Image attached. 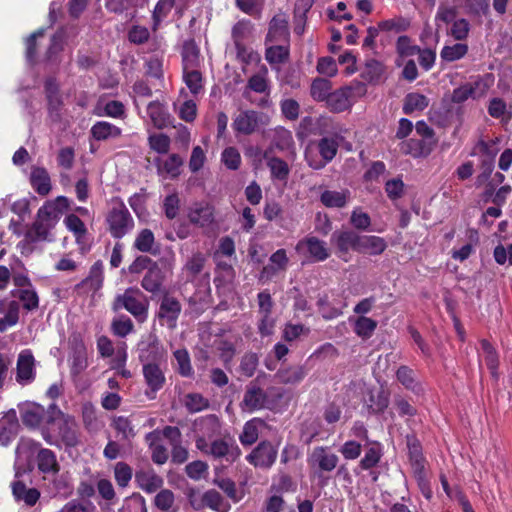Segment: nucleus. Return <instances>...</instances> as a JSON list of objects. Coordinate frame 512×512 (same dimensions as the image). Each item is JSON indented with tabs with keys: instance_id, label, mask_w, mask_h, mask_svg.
Masks as SVG:
<instances>
[{
	"instance_id": "obj_1",
	"label": "nucleus",
	"mask_w": 512,
	"mask_h": 512,
	"mask_svg": "<svg viewBox=\"0 0 512 512\" xmlns=\"http://www.w3.org/2000/svg\"><path fill=\"white\" fill-rule=\"evenodd\" d=\"M50 430L42 431L44 440L50 445H59L61 442L66 447H75L79 443V436L75 421L66 416L56 404H52Z\"/></svg>"
},
{
	"instance_id": "obj_2",
	"label": "nucleus",
	"mask_w": 512,
	"mask_h": 512,
	"mask_svg": "<svg viewBox=\"0 0 512 512\" xmlns=\"http://www.w3.org/2000/svg\"><path fill=\"white\" fill-rule=\"evenodd\" d=\"M108 230L112 237L120 239L132 231L134 219L123 201L112 199L106 216Z\"/></svg>"
},
{
	"instance_id": "obj_3",
	"label": "nucleus",
	"mask_w": 512,
	"mask_h": 512,
	"mask_svg": "<svg viewBox=\"0 0 512 512\" xmlns=\"http://www.w3.org/2000/svg\"><path fill=\"white\" fill-rule=\"evenodd\" d=\"M366 93V85L355 81L332 92L328 97L327 106L333 112H343L350 109L355 100L363 97Z\"/></svg>"
},
{
	"instance_id": "obj_4",
	"label": "nucleus",
	"mask_w": 512,
	"mask_h": 512,
	"mask_svg": "<svg viewBox=\"0 0 512 512\" xmlns=\"http://www.w3.org/2000/svg\"><path fill=\"white\" fill-rule=\"evenodd\" d=\"M113 309H125L140 321L147 316V303L144 294L136 288H128L118 295L113 303Z\"/></svg>"
},
{
	"instance_id": "obj_5",
	"label": "nucleus",
	"mask_w": 512,
	"mask_h": 512,
	"mask_svg": "<svg viewBox=\"0 0 512 512\" xmlns=\"http://www.w3.org/2000/svg\"><path fill=\"white\" fill-rule=\"evenodd\" d=\"M196 447L205 454L214 458H226L227 461H234L240 455L239 448L225 439H216L209 443L204 437H197Z\"/></svg>"
},
{
	"instance_id": "obj_6",
	"label": "nucleus",
	"mask_w": 512,
	"mask_h": 512,
	"mask_svg": "<svg viewBox=\"0 0 512 512\" xmlns=\"http://www.w3.org/2000/svg\"><path fill=\"white\" fill-rule=\"evenodd\" d=\"M189 502L194 510L209 508L215 512H229L230 503L215 489H210L202 494L191 493Z\"/></svg>"
},
{
	"instance_id": "obj_7",
	"label": "nucleus",
	"mask_w": 512,
	"mask_h": 512,
	"mask_svg": "<svg viewBox=\"0 0 512 512\" xmlns=\"http://www.w3.org/2000/svg\"><path fill=\"white\" fill-rule=\"evenodd\" d=\"M360 234L352 230L334 231L330 238L331 245L335 248V253L343 261L350 260V250L358 252Z\"/></svg>"
},
{
	"instance_id": "obj_8",
	"label": "nucleus",
	"mask_w": 512,
	"mask_h": 512,
	"mask_svg": "<svg viewBox=\"0 0 512 512\" xmlns=\"http://www.w3.org/2000/svg\"><path fill=\"white\" fill-rule=\"evenodd\" d=\"M40 444L30 438H21L15 450V476L30 469L33 457L38 454Z\"/></svg>"
},
{
	"instance_id": "obj_9",
	"label": "nucleus",
	"mask_w": 512,
	"mask_h": 512,
	"mask_svg": "<svg viewBox=\"0 0 512 512\" xmlns=\"http://www.w3.org/2000/svg\"><path fill=\"white\" fill-rule=\"evenodd\" d=\"M52 404L45 409L38 404H28L21 409V420L23 424L29 427L43 426V430H50L52 421L50 420Z\"/></svg>"
},
{
	"instance_id": "obj_10",
	"label": "nucleus",
	"mask_w": 512,
	"mask_h": 512,
	"mask_svg": "<svg viewBox=\"0 0 512 512\" xmlns=\"http://www.w3.org/2000/svg\"><path fill=\"white\" fill-rule=\"evenodd\" d=\"M267 123V117L263 113L254 110H245L240 112L233 120V129L241 134L250 135L255 132L259 126Z\"/></svg>"
},
{
	"instance_id": "obj_11",
	"label": "nucleus",
	"mask_w": 512,
	"mask_h": 512,
	"mask_svg": "<svg viewBox=\"0 0 512 512\" xmlns=\"http://www.w3.org/2000/svg\"><path fill=\"white\" fill-rule=\"evenodd\" d=\"M139 359L144 364L155 363L163 358L165 350L158 337L149 333L138 343Z\"/></svg>"
},
{
	"instance_id": "obj_12",
	"label": "nucleus",
	"mask_w": 512,
	"mask_h": 512,
	"mask_svg": "<svg viewBox=\"0 0 512 512\" xmlns=\"http://www.w3.org/2000/svg\"><path fill=\"white\" fill-rule=\"evenodd\" d=\"M189 222L200 228H209L214 223V207L205 201L195 202L187 209Z\"/></svg>"
},
{
	"instance_id": "obj_13",
	"label": "nucleus",
	"mask_w": 512,
	"mask_h": 512,
	"mask_svg": "<svg viewBox=\"0 0 512 512\" xmlns=\"http://www.w3.org/2000/svg\"><path fill=\"white\" fill-rule=\"evenodd\" d=\"M318 150L321 155L319 160L314 159L309 151L305 154L308 165L315 170L324 168L333 160L338 151V143L334 138L324 137L318 142Z\"/></svg>"
},
{
	"instance_id": "obj_14",
	"label": "nucleus",
	"mask_w": 512,
	"mask_h": 512,
	"mask_svg": "<svg viewBox=\"0 0 512 512\" xmlns=\"http://www.w3.org/2000/svg\"><path fill=\"white\" fill-rule=\"evenodd\" d=\"M277 448L268 441L260 442L246 457L247 461L259 468H270L277 458Z\"/></svg>"
},
{
	"instance_id": "obj_15",
	"label": "nucleus",
	"mask_w": 512,
	"mask_h": 512,
	"mask_svg": "<svg viewBox=\"0 0 512 512\" xmlns=\"http://www.w3.org/2000/svg\"><path fill=\"white\" fill-rule=\"evenodd\" d=\"M338 456L329 451L327 447H315L308 457V464L313 469L331 472L338 464Z\"/></svg>"
},
{
	"instance_id": "obj_16",
	"label": "nucleus",
	"mask_w": 512,
	"mask_h": 512,
	"mask_svg": "<svg viewBox=\"0 0 512 512\" xmlns=\"http://www.w3.org/2000/svg\"><path fill=\"white\" fill-rule=\"evenodd\" d=\"M296 250L299 252L306 251L314 261L318 262L325 261L330 256L326 242L315 236H309L299 241L296 245Z\"/></svg>"
},
{
	"instance_id": "obj_17",
	"label": "nucleus",
	"mask_w": 512,
	"mask_h": 512,
	"mask_svg": "<svg viewBox=\"0 0 512 512\" xmlns=\"http://www.w3.org/2000/svg\"><path fill=\"white\" fill-rule=\"evenodd\" d=\"M35 378V359L28 349L22 350L17 359L16 381L21 385L31 383Z\"/></svg>"
},
{
	"instance_id": "obj_18",
	"label": "nucleus",
	"mask_w": 512,
	"mask_h": 512,
	"mask_svg": "<svg viewBox=\"0 0 512 512\" xmlns=\"http://www.w3.org/2000/svg\"><path fill=\"white\" fill-rule=\"evenodd\" d=\"M42 207L37 212V219L33 223L32 228L28 232V237L32 241L46 240L48 238L49 231L54 227L57 222L55 216H50L46 213H41Z\"/></svg>"
},
{
	"instance_id": "obj_19",
	"label": "nucleus",
	"mask_w": 512,
	"mask_h": 512,
	"mask_svg": "<svg viewBox=\"0 0 512 512\" xmlns=\"http://www.w3.org/2000/svg\"><path fill=\"white\" fill-rule=\"evenodd\" d=\"M288 37V16L283 12H279L270 21L267 40L271 42H282L287 41Z\"/></svg>"
},
{
	"instance_id": "obj_20",
	"label": "nucleus",
	"mask_w": 512,
	"mask_h": 512,
	"mask_svg": "<svg viewBox=\"0 0 512 512\" xmlns=\"http://www.w3.org/2000/svg\"><path fill=\"white\" fill-rule=\"evenodd\" d=\"M181 312V305L177 299L171 296H164L158 316L161 320H164L169 328H174L176 326V320Z\"/></svg>"
},
{
	"instance_id": "obj_21",
	"label": "nucleus",
	"mask_w": 512,
	"mask_h": 512,
	"mask_svg": "<svg viewBox=\"0 0 512 512\" xmlns=\"http://www.w3.org/2000/svg\"><path fill=\"white\" fill-rule=\"evenodd\" d=\"M267 397L265 392L256 385H249L242 400V408L245 411L253 412L265 407Z\"/></svg>"
},
{
	"instance_id": "obj_22",
	"label": "nucleus",
	"mask_w": 512,
	"mask_h": 512,
	"mask_svg": "<svg viewBox=\"0 0 512 512\" xmlns=\"http://www.w3.org/2000/svg\"><path fill=\"white\" fill-rule=\"evenodd\" d=\"M147 114L152 124L158 129L166 128L172 124V117L167 108L157 101L148 104Z\"/></svg>"
},
{
	"instance_id": "obj_23",
	"label": "nucleus",
	"mask_w": 512,
	"mask_h": 512,
	"mask_svg": "<svg viewBox=\"0 0 512 512\" xmlns=\"http://www.w3.org/2000/svg\"><path fill=\"white\" fill-rule=\"evenodd\" d=\"M135 481L140 489L146 493H153L163 485V479L157 475L152 469L137 471Z\"/></svg>"
},
{
	"instance_id": "obj_24",
	"label": "nucleus",
	"mask_w": 512,
	"mask_h": 512,
	"mask_svg": "<svg viewBox=\"0 0 512 512\" xmlns=\"http://www.w3.org/2000/svg\"><path fill=\"white\" fill-rule=\"evenodd\" d=\"M387 248L384 238L375 235H360L358 253L376 256L382 254Z\"/></svg>"
},
{
	"instance_id": "obj_25",
	"label": "nucleus",
	"mask_w": 512,
	"mask_h": 512,
	"mask_svg": "<svg viewBox=\"0 0 512 512\" xmlns=\"http://www.w3.org/2000/svg\"><path fill=\"white\" fill-rule=\"evenodd\" d=\"M143 376L152 393H156L162 389L165 384L164 373L156 363L144 364Z\"/></svg>"
},
{
	"instance_id": "obj_26",
	"label": "nucleus",
	"mask_w": 512,
	"mask_h": 512,
	"mask_svg": "<svg viewBox=\"0 0 512 512\" xmlns=\"http://www.w3.org/2000/svg\"><path fill=\"white\" fill-rule=\"evenodd\" d=\"M183 70L198 69L201 66L202 58L199 47L194 40H187L182 47Z\"/></svg>"
},
{
	"instance_id": "obj_27",
	"label": "nucleus",
	"mask_w": 512,
	"mask_h": 512,
	"mask_svg": "<svg viewBox=\"0 0 512 512\" xmlns=\"http://www.w3.org/2000/svg\"><path fill=\"white\" fill-rule=\"evenodd\" d=\"M38 469L44 474L55 475L59 472L60 466L55 453L46 448H41L37 454Z\"/></svg>"
},
{
	"instance_id": "obj_28",
	"label": "nucleus",
	"mask_w": 512,
	"mask_h": 512,
	"mask_svg": "<svg viewBox=\"0 0 512 512\" xmlns=\"http://www.w3.org/2000/svg\"><path fill=\"white\" fill-rule=\"evenodd\" d=\"M30 183L40 195H47L51 190V181L48 172L42 167H33L30 175Z\"/></svg>"
},
{
	"instance_id": "obj_29",
	"label": "nucleus",
	"mask_w": 512,
	"mask_h": 512,
	"mask_svg": "<svg viewBox=\"0 0 512 512\" xmlns=\"http://www.w3.org/2000/svg\"><path fill=\"white\" fill-rule=\"evenodd\" d=\"M91 134L97 141H105L118 138L121 129L107 121H98L91 127Z\"/></svg>"
},
{
	"instance_id": "obj_30",
	"label": "nucleus",
	"mask_w": 512,
	"mask_h": 512,
	"mask_svg": "<svg viewBox=\"0 0 512 512\" xmlns=\"http://www.w3.org/2000/svg\"><path fill=\"white\" fill-rule=\"evenodd\" d=\"M12 492L18 501H23L28 506H34L40 498V492L36 488H27L20 481L12 483Z\"/></svg>"
},
{
	"instance_id": "obj_31",
	"label": "nucleus",
	"mask_w": 512,
	"mask_h": 512,
	"mask_svg": "<svg viewBox=\"0 0 512 512\" xmlns=\"http://www.w3.org/2000/svg\"><path fill=\"white\" fill-rule=\"evenodd\" d=\"M350 197L348 190H325L320 196L322 204L328 208H343Z\"/></svg>"
},
{
	"instance_id": "obj_32",
	"label": "nucleus",
	"mask_w": 512,
	"mask_h": 512,
	"mask_svg": "<svg viewBox=\"0 0 512 512\" xmlns=\"http://www.w3.org/2000/svg\"><path fill=\"white\" fill-rule=\"evenodd\" d=\"M146 440L152 451V460L156 464H164L168 459L167 449L160 443V432L153 431L147 434Z\"/></svg>"
},
{
	"instance_id": "obj_33",
	"label": "nucleus",
	"mask_w": 512,
	"mask_h": 512,
	"mask_svg": "<svg viewBox=\"0 0 512 512\" xmlns=\"http://www.w3.org/2000/svg\"><path fill=\"white\" fill-rule=\"evenodd\" d=\"M94 114L98 117L121 118L125 114V107L120 101L98 102L94 108Z\"/></svg>"
},
{
	"instance_id": "obj_34",
	"label": "nucleus",
	"mask_w": 512,
	"mask_h": 512,
	"mask_svg": "<svg viewBox=\"0 0 512 512\" xmlns=\"http://www.w3.org/2000/svg\"><path fill=\"white\" fill-rule=\"evenodd\" d=\"M162 280L163 275L161 269L157 264H153L143 277L141 285L146 291L155 293L160 290Z\"/></svg>"
},
{
	"instance_id": "obj_35",
	"label": "nucleus",
	"mask_w": 512,
	"mask_h": 512,
	"mask_svg": "<svg viewBox=\"0 0 512 512\" xmlns=\"http://www.w3.org/2000/svg\"><path fill=\"white\" fill-rule=\"evenodd\" d=\"M306 376V371L302 366H292L280 369L275 377L283 384H297Z\"/></svg>"
},
{
	"instance_id": "obj_36",
	"label": "nucleus",
	"mask_w": 512,
	"mask_h": 512,
	"mask_svg": "<svg viewBox=\"0 0 512 512\" xmlns=\"http://www.w3.org/2000/svg\"><path fill=\"white\" fill-rule=\"evenodd\" d=\"M264 426V422L258 418H254L245 423L243 431L239 437L243 445H252L259 436L260 429Z\"/></svg>"
},
{
	"instance_id": "obj_37",
	"label": "nucleus",
	"mask_w": 512,
	"mask_h": 512,
	"mask_svg": "<svg viewBox=\"0 0 512 512\" xmlns=\"http://www.w3.org/2000/svg\"><path fill=\"white\" fill-rule=\"evenodd\" d=\"M385 74V66L378 60L370 59L365 63L361 77L369 83H377Z\"/></svg>"
},
{
	"instance_id": "obj_38",
	"label": "nucleus",
	"mask_w": 512,
	"mask_h": 512,
	"mask_svg": "<svg viewBox=\"0 0 512 512\" xmlns=\"http://www.w3.org/2000/svg\"><path fill=\"white\" fill-rule=\"evenodd\" d=\"M481 349L482 352L480 356L484 359L488 369L490 370L492 376L497 378V369L499 365V358L495 348L487 341H481Z\"/></svg>"
},
{
	"instance_id": "obj_39",
	"label": "nucleus",
	"mask_w": 512,
	"mask_h": 512,
	"mask_svg": "<svg viewBox=\"0 0 512 512\" xmlns=\"http://www.w3.org/2000/svg\"><path fill=\"white\" fill-rule=\"evenodd\" d=\"M88 366L87 353L83 346L74 349L70 358V372L73 377L79 376Z\"/></svg>"
},
{
	"instance_id": "obj_40",
	"label": "nucleus",
	"mask_w": 512,
	"mask_h": 512,
	"mask_svg": "<svg viewBox=\"0 0 512 512\" xmlns=\"http://www.w3.org/2000/svg\"><path fill=\"white\" fill-rule=\"evenodd\" d=\"M13 295L22 302L27 311L35 310L39 306V298L32 285L19 289Z\"/></svg>"
},
{
	"instance_id": "obj_41",
	"label": "nucleus",
	"mask_w": 512,
	"mask_h": 512,
	"mask_svg": "<svg viewBox=\"0 0 512 512\" xmlns=\"http://www.w3.org/2000/svg\"><path fill=\"white\" fill-rule=\"evenodd\" d=\"M247 86L256 93H267L269 91L268 69L262 66L256 74L249 78Z\"/></svg>"
},
{
	"instance_id": "obj_42",
	"label": "nucleus",
	"mask_w": 512,
	"mask_h": 512,
	"mask_svg": "<svg viewBox=\"0 0 512 512\" xmlns=\"http://www.w3.org/2000/svg\"><path fill=\"white\" fill-rule=\"evenodd\" d=\"M183 80L193 95L203 90V77L199 68L183 70Z\"/></svg>"
},
{
	"instance_id": "obj_43",
	"label": "nucleus",
	"mask_w": 512,
	"mask_h": 512,
	"mask_svg": "<svg viewBox=\"0 0 512 512\" xmlns=\"http://www.w3.org/2000/svg\"><path fill=\"white\" fill-rule=\"evenodd\" d=\"M467 84L471 90V98L480 99L487 94L488 90L492 86L493 78L491 75H487L486 77H479L474 81L467 82Z\"/></svg>"
},
{
	"instance_id": "obj_44",
	"label": "nucleus",
	"mask_w": 512,
	"mask_h": 512,
	"mask_svg": "<svg viewBox=\"0 0 512 512\" xmlns=\"http://www.w3.org/2000/svg\"><path fill=\"white\" fill-rule=\"evenodd\" d=\"M267 166L270 169L271 176L273 179L279 181H286L289 176V166L288 164L280 158L270 157L267 160Z\"/></svg>"
},
{
	"instance_id": "obj_45",
	"label": "nucleus",
	"mask_w": 512,
	"mask_h": 512,
	"mask_svg": "<svg viewBox=\"0 0 512 512\" xmlns=\"http://www.w3.org/2000/svg\"><path fill=\"white\" fill-rule=\"evenodd\" d=\"M103 268L100 262H96L89 273V276L82 282V285L94 292L101 289L103 285Z\"/></svg>"
},
{
	"instance_id": "obj_46",
	"label": "nucleus",
	"mask_w": 512,
	"mask_h": 512,
	"mask_svg": "<svg viewBox=\"0 0 512 512\" xmlns=\"http://www.w3.org/2000/svg\"><path fill=\"white\" fill-rule=\"evenodd\" d=\"M70 200L65 196H58L55 200L48 201L42 206V212L48 215L55 216L58 220L59 215L69 209Z\"/></svg>"
},
{
	"instance_id": "obj_47",
	"label": "nucleus",
	"mask_w": 512,
	"mask_h": 512,
	"mask_svg": "<svg viewBox=\"0 0 512 512\" xmlns=\"http://www.w3.org/2000/svg\"><path fill=\"white\" fill-rule=\"evenodd\" d=\"M468 52V46L463 43L446 45L442 48L440 56L444 61L453 62L463 58Z\"/></svg>"
},
{
	"instance_id": "obj_48",
	"label": "nucleus",
	"mask_w": 512,
	"mask_h": 512,
	"mask_svg": "<svg viewBox=\"0 0 512 512\" xmlns=\"http://www.w3.org/2000/svg\"><path fill=\"white\" fill-rule=\"evenodd\" d=\"M200 431L205 439H211L212 437L220 433V422L215 415H208L204 417L200 423Z\"/></svg>"
},
{
	"instance_id": "obj_49",
	"label": "nucleus",
	"mask_w": 512,
	"mask_h": 512,
	"mask_svg": "<svg viewBox=\"0 0 512 512\" xmlns=\"http://www.w3.org/2000/svg\"><path fill=\"white\" fill-rule=\"evenodd\" d=\"M332 85L327 79L317 78L311 85V95L317 101L328 100L331 92Z\"/></svg>"
},
{
	"instance_id": "obj_50",
	"label": "nucleus",
	"mask_w": 512,
	"mask_h": 512,
	"mask_svg": "<svg viewBox=\"0 0 512 512\" xmlns=\"http://www.w3.org/2000/svg\"><path fill=\"white\" fill-rule=\"evenodd\" d=\"M428 106V99L420 93H409L405 98L403 110L406 114L421 111Z\"/></svg>"
},
{
	"instance_id": "obj_51",
	"label": "nucleus",
	"mask_w": 512,
	"mask_h": 512,
	"mask_svg": "<svg viewBox=\"0 0 512 512\" xmlns=\"http://www.w3.org/2000/svg\"><path fill=\"white\" fill-rule=\"evenodd\" d=\"M177 363V371L183 377H189L193 374L190 356L186 349H178L174 352Z\"/></svg>"
},
{
	"instance_id": "obj_52",
	"label": "nucleus",
	"mask_w": 512,
	"mask_h": 512,
	"mask_svg": "<svg viewBox=\"0 0 512 512\" xmlns=\"http://www.w3.org/2000/svg\"><path fill=\"white\" fill-rule=\"evenodd\" d=\"M114 429L122 439L129 440L136 435L134 427L129 418L124 416L115 417L112 423Z\"/></svg>"
},
{
	"instance_id": "obj_53",
	"label": "nucleus",
	"mask_w": 512,
	"mask_h": 512,
	"mask_svg": "<svg viewBox=\"0 0 512 512\" xmlns=\"http://www.w3.org/2000/svg\"><path fill=\"white\" fill-rule=\"evenodd\" d=\"M251 22L248 20L238 21L232 28V38L238 50L242 47L243 40L250 34Z\"/></svg>"
},
{
	"instance_id": "obj_54",
	"label": "nucleus",
	"mask_w": 512,
	"mask_h": 512,
	"mask_svg": "<svg viewBox=\"0 0 512 512\" xmlns=\"http://www.w3.org/2000/svg\"><path fill=\"white\" fill-rule=\"evenodd\" d=\"M19 320V304L11 301L7 313L0 318V332H5L9 327L15 326Z\"/></svg>"
},
{
	"instance_id": "obj_55",
	"label": "nucleus",
	"mask_w": 512,
	"mask_h": 512,
	"mask_svg": "<svg viewBox=\"0 0 512 512\" xmlns=\"http://www.w3.org/2000/svg\"><path fill=\"white\" fill-rule=\"evenodd\" d=\"M174 6V0H159L153 11V29L156 30Z\"/></svg>"
},
{
	"instance_id": "obj_56",
	"label": "nucleus",
	"mask_w": 512,
	"mask_h": 512,
	"mask_svg": "<svg viewBox=\"0 0 512 512\" xmlns=\"http://www.w3.org/2000/svg\"><path fill=\"white\" fill-rule=\"evenodd\" d=\"M175 503V495L169 489L160 490L154 497V505L162 512H168Z\"/></svg>"
},
{
	"instance_id": "obj_57",
	"label": "nucleus",
	"mask_w": 512,
	"mask_h": 512,
	"mask_svg": "<svg viewBox=\"0 0 512 512\" xmlns=\"http://www.w3.org/2000/svg\"><path fill=\"white\" fill-rule=\"evenodd\" d=\"M64 223L69 231H71L76 240L79 242L87 233V229L83 221L75 214H69L65 217Z\"/></svg>"
},
{
	"instance_id": "obj_58",
	"label": "nucleus",
	"mask_w": 512,
	"mask_h": 512,
	"mask_svg": "<svg viewBox=\"0 0 512 512\" xmlns=\"http://www.w3.org/2000/svg\"><path fill=\"white\" fill-rule=\"evenodd\" d=\"M380 445L373 443L365 452L364 457L360 461V466L364 470H368L377 465L381 458Z\"/></svg>"
},
{
	"instance_id": "obj_59",
	"label": "nucleus",
	"mask_w": 512,
	"mask_h": 512,
	"mask_svg": "<svg viewBox=\"0 0 512 512\" xmlns=\"http://www.w3.org/2000/svg\"><path fill=\"white\" fill-rule=\"evenodd\" d=\"M396 376L398 381L405 386L407 389H410L414 392L420 391V388L415 380V374L413 370H411L407 366H401L398 368L396 372Z\"/></svg>"
},
{
	"instance_id": "obj_60",
	"label": "nucleus",
	"mask_w": 512,
	"mask_h": 512,
	"mask_svg": "<svg viewBox=\"0 0 512 512\" xmlns=\"http://www.w3.org/2000/svg\"><path fill=\"white\" fill-rule=\"evenodd\" d=\"M154 243L153 232L150 229H143L136 236L134 247L141 252H150Z\"/></svg>"
},
{
	"instance_id": "obj_61",
	"label": "nucleus",
	"mask_w": 512,
	"mask_h": 512,
	"mask_svg": "<svg viewBox=\"0 0 512 512\" xmlns=\"http://www.w3.org/2000/svg\"><path fill=\"white\" fill-rule=\"evenodd\" d=\"M377 327V322L368 317H359L355 322V333L362 338H369Z\"/></svg>"
},
{
	"instance_id": "obj_62",
	"label": "nucleus",
	"mask_w": 512,
	"mask_h": 512,
	"mask_svg": "<svg viewBox=\"0 0 512 512\" xmlns=\"http://www.w3.org/2000/svg\"><path fill=\"white\" fill-rule=\"evenodd\" d=\"M370 409L374 413L383 412L389 405V394L385 390L370 393Z\"/></svg>"
},
{
	"instance_id": "obj_63",
	"label": "nucleus",
	"mask_w": 512,
	"mask_h": 512,
	"mask_svg": "<svg viewBox=\"0 0 512 512\" xmlns=\"http://www.w3.org/2000/svg\"><path fill=\"white\" fill-rule=\"evenodd\" d=\"M289 55L288 48L283 45H275L266 49L265 58L270 64H280Z\"/></svg>"
},
{
	"instance_id": "obj_64",
	"label": "nucleus",
	"mask_w": 512,
	"mask_h": 512,
	"mask_svg": "<svg viewBox=\"0 0 512 512\" xmlns=\"http://www.w3.org/2000/svg\"><path fill=\"white\" fill-rule=\"evenodd\" d=\"M111 327L115 335L125 337L133 331L134 325L129 317L122 315L113 320Z\"/></svg>"
}]
</instances>
